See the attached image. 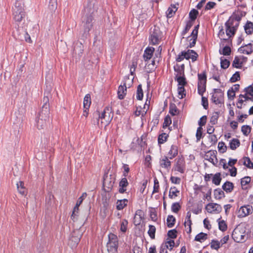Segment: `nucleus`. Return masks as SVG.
Here are the masks:
<instances>
[{"mask_svg":"<svg viewBox=\"0 0 253 253\" xmlns=\"http://www.w3.org/2000/svg\"><path fill=\"white\" fill-rule=\"evenodd\" d=\"M180 209V206L177 202L174 203L171 206V211L175 213H177Z\"/></svg>","mask_w":253,"mask_h":253,"instance_id":"338daca9","label":"nucleus"},{"mask_svg":"<svg viewBox=\"0 0 253 253\" xmlns=\"http://www.w3.org/2000/svg\"><path fill=\"white\" fill-rule=\"evenodd\" d=\"M118 248V239L117 236L113 233L108 235V242L107 248L108 253H117Z\"/></svg>","mask_w":253,"mask_h":253,"instance_id":"39448f33","label":"nucleus"},{"mask_svg":"<svg viewBox=\"0 0 253 253\" xmlns=\"http://www.w3.org/2000/svg\"><path fill=\"white\" fill-rule=\"evenodd\" d=\"M179 191L175 187H171L169 190V196L170 199H173L177 196V193H179Z\"/></svg>","mask_w":253,"mask_h":253,"instance_id":"ea45409f","label":"nucleus"},{"mask_svg":"<svg viewBox=\"0 0 253 253\" xmlns=\"http://www.w3.org/2000/svg\"><path fill=\"white\" fill-rule=\"evenodd\" d=\"M218 36L219 38H220V40L222 41L220 45L222 44V45H224V42L227 41L228 42H231V41H229L228 40V38L226 39L225 38V34L223 29L222 28L219 31Z\"/></svg>","mask_w":253,"mask_h":253,"instance_id":"473e14b6","label":"nucleus"},{"mask_svg":"<svg viewBox=\"0 0 253 253\" xmlns=\"http://www.w3.org/2000/svg\"><path fill=\"white\" fill-rule=\"evenodd\" d=\"M232 19H228L225 24L226 34L228 37V39L235 35L239 26V23H236L235 25H234L233 23H232Z\"/></svg>","mask_w":253,"mask_h":253,"instance_id":"6e6552de","label":"nucleus"},{"mask_svg":"<svg viewBox=\"0 0 253 253\" xmlns=\"http://www.w3.org/2000/svg\"><path fill=\"white\" fill-rule=\"evenodd\" d=\"M143 212L141 210H138L136 211L135 216L134 217V224L135 225H139L143 219Z\"/></svg>","mask_w":253,"mask_h":253,"instance_id":"a211bd4d","label":"nucleus"},{"mask_svg":"<svg viewBox=\"0 0 253 253\" xmlns=\"http://www.w3.org/2000/svg\"><path fill=\"white\" fill-rule=\"evenodd\" d=\"M17 188L20 194L21 195H24L25 193V188L24 187V184L23 181H20L16 184Z\"/></svg>","mask_w":253,"mask_h":253,"instance_id":"58836bf2","label":"nucleus"},{"mask_svg":"<svg viewBox=\"0 0 253 253\" xmlns=\"http://www.w3.org/2000/svg\"><path fill=\"white\" fill-rule=\"evenodd\" d=\"M169 157L164 156L160 159V166L161 168L169 170L171 168V162L169 160Z\"/></svg>","mask_w":253,"mask_h":253,"instance_id":"f8f14e48","label":"nucleus"},{"mask_svg":"<svg viewBox=\"0 0 253 253\" xmlns=\"http://www.w3.org/2000/svg\"><path fill=\"white\" fill-rule=\"evenodd\" d=\"M128 202V200L126 199L117 200L116 202V209L119 211L123 210L127 205Z\"/></svg>","mask_w":253,"mask_h":253,"instance_id":"4be33fe9","label":"nucleus"},{"mask_svg":"<svg viewBox=\"0 0 253 253\" xmlns=\"http://www.w3.org/2000/svg\"><path fill=\"white\" fill-rule=\"evenodd\" d=\"M239 216L245 217L252 212V207L250 205L241 207L239 210Z\"/></svg>","mask_w":253,"mask_h":253,"instance_id":"2eb2a0df","label":"nucleus"},{"mask_svg":"<svg viewBox=\"0 0 253 253\" xmlns=\"http://www.w3.org/2000/svg\"><path fill=\"white\" fill-rule=\"evenodd\" d=\"M216 5V3L213 1L208 2L205 7V10H209L213 8Z\"/></svg>","mask_w":253,"mask_h":253,"instance_id":"69168bd1","label":"nucleus"},{"mask_svg":"<svg viewBox=\"0 0 253 253\" xmlns=\"http://www.w3.org/2000/svg\"><path fill=\"white\" fill-rule=\"evenodd\" d=\"M49 94V93H47V95H44L42 101H43V104L42 105V110L45 109L46 108L47 109H49V105H48V104H47V103H48V101H49V97H48Z\"/></svg>","mask_w":253,"mask_h":253,"instance_id":"3c124183","label":"nucleus"},{"mask_svg":"<svg viewBox=\"0 0 253 253\" xmlns=\"http://www.w3.org/2000/svg\"><path fill=\"white\" fill-rule=\"evenodd\" d=\"M186 169L185 161L182 156L178 157L175 160V163L172 168V170L183 173Z\"/></svg>","mask_w":253,"mask_h":253,"instance_id":"423d86ee","label":"nucleus"},{"mask_svg":"<svg viewBox=\"0 0 253 253\" xmlns=\"http://www.w3.org/2000/svg\"><path fill=\"white\" fill-rule=\"evenodd\" d=\"M218 151L221 153H224L226 151L227 146L225 145L224 142L221 141L219 142L218 144Z\"/></svg>","mask_w":253,"mask_h":253,"instance_id":"4d7b16f0","label":"nucleus"},{"mask_svg":"<svg viewBox=\"0 0 253 253\" xmlns=\"http://www.w3.org/2000/svg\"><path fill=\"white\" fill-rule=\"evenodd\" d=\"M171 123V120L170 117L169 116H167L165 119L163 123V128H166L169 126Z\"/></svg>","mask_w":253,"mask_h":253,"instance_id":"680f3d73","label":"nucleus"},{"mask_svg":"<svg viewBox=\"0 0 253 253\" xmlns=\"http://www.w3.org/2000/svg\"><path fill=\"white\" fill-rule=\"evenodd\" d=\"M49 109L42 110L36 120L37 126L39 129L44 128L49 122Z\"/></svg>","mask_w":253,"mask_h":253,"instance_id":"f03ea898","label":"nucleus"},{"mask_svg":"<svg viewBox=\"0 0 253 253\" xmlns=\"http://www.w3.org/2000/svg\"><path fill=\"white\" fill-rule=\"evenodd\" d=\"M128 225V221L127 220L124 219L121 222V228L120 230L122 232H126L127 230V227Z\"/></svg>","mask_w":253,"mask_h":253,"instance_id":"13d9d810","label":"nucleus"},{"mask_svg":"<svg viewBox=\"0 0 253 253\" xmlns=\"http://www.w3.org/2000/svg\"><path fill=\"white\" fill-rule=\"evenodd\" d=\"M199 14V12L195 9H192L189 12V16L191 21H193L196 20L197 16Z\"/></svg>","mask_w":253,"mask_h":253,"instance_id":"c03bdc74","label":"nucleus"},{"mask_svg":"<svg viewBox=\"0 0 253 253\" xmlns=\"http://www.w3.org/2000/svg\"><path fill=\"white\" fill-rule=\"evenodd\" d=\"M243 164L249 169H253V163L251 161L250 159L248 157H244Z\"/></svg>","mask_w":253,"mask_h":253,"instance_id":"49530a36","label":"nucleus"},{"mask_svg":"<svg viewBox=\"0 0 253 253\" xmlns=\"http://www.w3.org/2000/svg\"><path fill=\"white\" fill-rule=\"evenodd\" d=\"M184 64H182L179 65L178 64H176L174 66V70L175 72L177 73V75L176 76H184Z\"/></svg>","mask_w":253,"mask_h":253,"instance_id":"393cba45","label":"nucleus"},{"mask_svg":"<svg viewBox=\"0 0 253 253\" xmlns=\"http://www.w3.org/2000/svg\"><path fill=\"white\" fill-rule=\"evenodd\" d=\"M155 48L153 47H147L144 50L143 55L144 60L147 62L151 59L153 55Z\"/></svg>","mask_w":253,"mask_h":253,"instance_id":"4468645a","label":"nucleus"},{"mask_svg":"<svg viewBox=\"0 0 253 253\" xmlns=\"http://www.w3.org/2000/svg\"><path fill=\"white\" fill-rule=\"evenodd\" d=\"M93 17L91 15L86 16L84 19V34H88L92 27Z\"/></svg>","mask_w":253,"mask_h":253,"instance_id":"1a4fd4ad","label":"nucleus"},{"mask_svg":"<svg viewBox=\"0 0 253 253\" xmlns=\"http://www.w3.org/2000/svg\"><path fill=\"white\" fill-rule=\"evenodd\" d=\"M219 116V112H214L212 113V116L210 118V123L211 124V125H214L217 124Z\"/></svg>","mask_w":253,"mask_h":253,"instance_id":"c9c22d12","label":"nucleus"},{"mask_svg":"<svg viewBox=\"0 0 253 253\" xmlns=\"http://www.w3.org/2000/svg\"><path fill=\"white\" fill-rule=\"evenodd\" d=\"M220 218L218 219L219 229L222 231H225L227 230V226L225 221L223 220L219 221Z\"/></svg>","mask_w":253,"mask_h":253,"instance_id":"8fccbe9b","label":"nucleus"},{"mask_svg":"<svg viewBox=\"0 0 253 253\" xmlns=\"http://www.w3.org/2000/svg\"><path fill=\"white\" fill-rule=\"evenodd\" d=\"M128 185V182L127 181L126 177H125L121 180L119 182V192L120 193H124L126 191V187Z\"/></svg>","mask_w":253,"mask_h":253,"instance_id":"f3484780","label":"nucleus"},{"mask_svg":"<svg viewBox=\"0 0 253 253\" xmlns=\"http://www.w3.org/2000/svg\"><path fill=\"white\" fill-rule=\"evenodd\" d=\"M185 56L186 59H191L192 62H195L197 60L198 55L194 50L188 49L186 51Z\"/></svg>","mask_w":253,"mask_h":253,"instance_id":"aec40b11","label":"nucleus"},{"mask_svg":"<svg viewBox=\"0 0 253 253\" xmlns=\"http://www.w3.org/2000/svg\"><path fill=\"white\" fill-rule=\"evenodd\" d=\"M252 128L248 125H244L242 126L241 131L245 136H248L251 131Z\"/></svg>","mask_w":253,"mask_h":253,"instance_id":"a18cd8bd","label":"nucleus"},{"mask_svg":"<svg viewBox=\"0 0 253 253\" xmlns=\"http://www.w3.org/2000/svg\"><path fill=\"white\" fill-rule=\"evenodd\" d=\"M243 16V14L241 12L240 14H236L232 17H230L229 19H232V23L234 24L235 21H237V23H239L241 21L242 17Z\"/></svg>","mask_w":253,"mask_h":253,"instance_id":"5fc2aeb1","label":"nucleus"},{"mask_svg":"<svg viewBox=\"0 0 253 253\" xmlns=\"http://www.w3.org/2000/svg\"><path fill=\"white\" fill-rule=\"evenodd\" d=\"M13 19L16 24H19L23 21L25 17V12L23 5L20 1H16L14 7H13Z\"/></svg>","mask_w":253,"mask_h":253,"instance_id":"f257e3e1","label":"nucleus"},{"mask_svg":"<svg viewBox=\"0 0 253 253\" xmlns=\"http://www.w3.org/2000/svg\"><path fill=\"white\" fill-rule=\"evenodd\" d=\"M178 7L175 4H171L169 7L168 9L166 14L168 18L172 17L175 12L177 11Z\"/></svg>","mask_w":253,"mask_h":253,"instance_id":"a878e982","label":"nucleus"},{"mask_svg":"<svg viewBox=\"0 0 253 253\" xmlns=\"http://www.w3.org/2000/svg\"><path fill=\"white\" fill-rule=\"evenodd\" d=\"M244 29L247 34L251 35L253 34V23L248 21L244 26Z\"/></svg>","mask_w":253,"mask_h":253,"instance_id":"bb28decb","label":"nucleus"},{"mask_svg":"<svg viewBox=\"0 0 253 253\" xmlns=\"http://www.w3.org/2000/svg\"><path fill=\"white\" fill-rule=\"evenodd\" d=\"M220 65L221 68L226 69L229 66L230 61L224 58L223 57H221L220 58Z\"/></svg>","mask_w":253,"mask_h":253,"instance_id":"79ce46f5","label":"nucleus"},{"mask_svg":"<svg viewBox=\"0 0 253 253\" xmlns=\"http://www.w3.org/2000/svg\"><path fill=\"white\" fill-rule=\"evenodd\" d=\"M206 83H207V82H206V81L198 82V93L202 96H203V93L206 91Z\"/></svg>","mask_w":253,"mask_h":253,"instance_id":"b1692460","label":"nucleus"},{"mask_svg":"<svg viewBox=\"0 0 253 253\" xmlns=\"http://www.w3.org/2000/svg\"><path fill=\"white\" fill-rule=\"evenodd\" d=\"M207 238V234L204 233L203 232H201L196 236L195 238V240L202 243L203 241H205Z\"/></svg>","mask_w":253,"mask_h":253,"instance_id":"7c9ffc66","label":"nucleus"},{"mask_svg":"<svg viewBox=\"0 0 253 253\" xmlns=\"http://www.w3.org/2000/svg\"><path fill=\"white\" fill-rule=\"evenodd\" d=\"M155 65V57H154V59L152 61L151 64H146L145 69L146 70L147 72H151L154 69V66Z\"/></svg>","mask_w":253,"mask_h":253,"instance_id":"bf43d9fd","label":"nucleus"},{"mask_svg":"<svg viewBox=\"0 0 253 253\" xmlns=\"http://www.w3.org/2000/svg\"><path fill=\"white\" fill-rule=\"evenodd\" d=\"M231 48L229 46H225L222 50H219V53L225 56L230 55L231 54Z\"/></svg>","mask_w":253,"mask_h":253,"instance_id":"09e8293b","label":"nucleus"},{"mask_svg":"<svg viewBox=\"0 0 253 253\" xmlns=\"http://www.w3.org/2000/svg\"><path fill=\"white\" fill-rule=\"evenodd\" d=\"M214 94L212 95L211 100L215 104H220V106L224 104V93L220 89L214 88Z\"/></svg>","mask_w":253,"mask_h":253,"instance_id":"0eeeda50","label":"nucleus"},{"mask_svg":"<svg viewBox=\"0 0 253 253\" xmlns=\"http://www.w3.org/2000/svg\"><path fill=\"white\" fill-rule=\"evenodd\" d=\"M74 51L76 54H78L79 56H81L84 51L83 45L81 43L79 45L75 46Z\"/></svg>","mask_w":253,"mask_h":253,"instance_id":"6e6d98bb","label":"nucleus"},{"mask_svg":"<svg viewBox=\"0 0 253 253\" xmlns=\"http://www.w3.org/2000/svg\"><path fill=\"white\" fill-rule=\"evenodd\" d=\"M206 210L209 213H212L214 211L220 212L222 210V207L219 204L210 203L206 206Z\"/></svg>","mask_w":253,"mask_h":253,"instance_id":"9b49d317","label":"nucleus"},{"mask_svg":"<svg viewBox=\"0 0 253 253\" xmlns=\"http://www.w3.org/2000/svg\"><path fill=\"white\" fill-rule=\"evenodd\" d=\"M96 114L98 116L97 122H98L100 120L101 123L103 124L105 126L109 124L113 117V113L109 107H105L101 114L99 112H97Z\"/></svg>","mask_w":253,"mask_h":253,"instance_id":"7ed1b4c3","label":"nucleus"},{"mask_svg":"<svg viewBox=\"0 0 253 253\" xmlns=\"http://www.w3.org/2000/svg\"><path fill=\"white\" fill-rule=\"evenodd\" d=\"M143 97V92L141 84H139L137 87L136 98L138 100H141Z\"/></svg>","mask_w":253,"mask_h":253,"instance_id":"37998d69","label":"nucleus"},{"mask_svg":"<svg viewBox=\"0 0 253 253\" xmlns=\"http://www.w3.org/2000/svg\"><path fill=\"white\" fill-rule=\"evenodd\" d=\"M239 50L240 52L250 54L253 52V45L252 43H250L241 46Z\"/></svg>","mask_w":253,"mask_h":253,"instance_id":"dca6fc26","label":"nucleus"},{"mask_svg":"<svg viewBox=\"0 0 253 253\" xmlns=\"http://www.w3.org/2000/svg\"><path fill=\"white\" fill-rule=\"evenodd\" d=\"M175 222V218L172 215H169L168 216L167 219V226L169 228L172 227Z\"/></svg>","mask_w":253,"mask_h":253,"instance_id":"72a5a7b5","label":"nucleus"},{"mask_svg":"<svg viewBox=\"0 0 253 253\" xmlns=\"http://www.w3.org/2000/svg\"><path fill=\"white\" fill-rule=\"evenodd\" d=\"M229 145L230 149L234 150L240 146V140L237 138H233L230 142Z\"/></svg>","mask_w":253,"mask_h":253,"instance_id":"c85d7f7f","label":"nucleus"},{"mask_svg":"<svg viewBox=\"0 0 253 253\" xmlns=\"http://www.w3.org/2000/svg\"><path fill=\"white\" fill-rule=\"evenodd\" d=\"M178 93L179 98L180 99L183 98L186 96V91L184 88V86H178Z\"/></svg>","mask_w":253,"mask_h":253,"instance_id":"603ef678","label":"nucleus"},{"mask_svg":"<svg viewBox=\"0 0 253 253\" xmlns=\"http://www.w3.org/2000/svg\"><path fill=\"white\" fill-rule=\"evenodd\" d=\"M234 184L232 182L227 181L222 186V189L227 193H231L234 189Z\"/></svg>","mask_w":253,"mask_h":253,"instance_id":"412c9836","label":"nucleus"},{"mask_svg":"<svg viewBox=\"0 0 253 253\" xmlns=\"http://www.w3.org/2000/svg\"><path fill=\"white\" fill-rule=\"evenodd\" d=\"M168 135L166 133H163L158 136V141L159 144H163L167 141Z\"/></svg>","mask_w":253,"mask_h":253,"instance_id":"de8ad7c7","label":"nucleus"},{"mask_svg":"<svg viewBox=\"0 0 253 253\" xmlns=\"http://www.w3.org/2000/svg\"><path fill=\"white\" fill-rule=\"evenodd\" d=\"M242 63L240 62L238 56H236L233 61L232 66L236 68H240L242 67Z\"/></svg>","mask_w":253,"mask_h":253,"instance_id":"864d4df0","label":"nucleus"},{"mask_svg":"<svg viewBox=\"0 0 253 253\" xmlns=\"http://www.w3.org/2000/svg\"><path fill=\"white\" fill-rule=\"evenodd\" d=\"M150 217L152 220L154 221H157L158 217H157V213L155 210L154 209H151L150 211Z\"/></svg>","mask_w":253,"mask_h":253,"instance_id":"0e129e2a","label":"nucleus"},{"mask_svg":"<svg viewBox=\"0 0 253 253\" xmlns=\"http://www.w3.org/2000/svg\"><path fill=\"white\" fill-rule=\"evenodd\" d=\"M233 240L237 243H241L244 241L245 235L238 229H235L232 234Z\"/></svg>","mask_w":253,"mask_h":253,"instance_id":"ddd939ff","label":"nucleus"},{"mask_svg":"<svg viewBox=\"0 0 253 253\" xmlns=\"http://www.w3.org/2000/svg\"><path fill=\"white\" fill-rule=\"evenodd\" d=\"M162 32L160 31V28L154 26L150 29L149 41L153 45L158 44L162 39Z\"/></svg>","mask_w":253,"mask_h":253,"instance_id":"20e7f679","label":"nucleus"},{"mask_svg":"<svg viewBox=\"0 0 253 253\" xmlns=\"http://www.w3.org/2000/svg\"><path fill=\"white\" fill-rule=\"evenodd\" d=\"M199 28V25H197V26H195L194 29L193 30L190 37L191 38L189 40V47L190 48L193 47L195 46L197 38H198V30ZM190 37H188V38H189Z\"/></svg>","mask_w":253,"mask_h":253,"instance_id":"9d476101","label":"nucleus"},{"mask_svg":"<svg viewBox=\"0 0 253 253\" xmlns=\"http://www.w3.org/2000/svg\"><path fill=\"white\" fill-rule=\"evenodd\" d=\"M91 104V98L90 95L89 94H87L84 97V109H88Z\"/></svg>","mask_w":253,"mask_h":253,"instance_id":"2f4dec72","label":"nucleus"},{"mask_svg":"<svg viewBox=\"0 0 253 253\" xmlns=\"http://www.w3.org/2000/svg\"><path fill=\"white\" fill-rule=\"evenodd\" d=\"M208 153L210 154V157L208 160L213 165H215L218 162L216 156V152L210 151Z\"/></svg>","mask_w":253,"mask_h":253,"instance_id":"cd10ccee","label":"nucleus"},{"mask_svg":"<svg viewBox=\"0 0 253 253\" xmlns=\"http://www.w3.org/2000/svg\"><path fill=\"white\" fill-rule=\"evenodd\" d=\"M126 92V83H124L123 85H120L119 86L118 90V97L120 99H123Z\"/></svg>","mask_w":253,"mask_h":253,"instance_id":"6ab92c4d","label":"nucleus"},{"mask_svg":"<svg viewBox=\"0 0 253 253\" xmlns=\"http://www.w3.org/2000/svg\"><path fill=\"white\" fill-rule=\"evenodd\" d=\"M221 174L219 172H217L213 175L212 182L215 185H219L221 181Z\"/></svg>","mask_w":253,"mask_h":253,"instance_id":"f704fd0d","label":"nucleus"},{"mask_svg":"<svg viewBox=\"0 0 253 253\" xmlns=\"http://www.w3.org/2000/svg\"><path fill=\"white\" fill-rule=\"evenodd\" d=\"M149 228L148 234L152 239H154L155 238L156 227L154 225H150Z\"/></svg>","mask_w":253,"mask_h":253,"instance_id":"a19ab883","label":"nucleus"},{"mask_svg":"<svg viewBox=\"0 0 253 253\" xmlns=\"http://www.w3.org/2000/svg\"><path fill=\"white\" fill-rule=\"evenodd\" d=\"M178 154V147L175 145H172L168 153L169 159H172Z\"/></svg>","mask_w":253,"mask_h":253,"instance_id":"5701e85b","label":"nucleus"},{"mask_svg":"<svg viewBox=\"0 0 253 253\" xmlns=\"http://www.w3.org/2000/svg\"><path fill=\"white\" fill-rule=\"evenodd\" d=\"M168 236L171 239H175L177 237V231L175 229L169 230L168 232Z\"/></svg>","mask_w":253,"mask_h":253,"instance_id":"774afa93","label":"nucleus"},{"mask_svg":"<svg viewBox=\"0 0 253 253\" xmlns=\"http://www.w3.org/2000/svg\"><path fill=\"white\" fill-rule=\"evenodd\" d=\"M175 80L178 82L179 86H185L187 84L184 75L176 76Z\"/></svg>","mask_w":253,"mask_h":253,"instance_id":"4c0bfd02","label":"nucleus"},{"mask_svg":"<svg viewBox=\"0 0 253 253\" xmlns=\"http://www.w3.org/2000/svg\"><path fill=\"white\" fill-rule=\"evenodd\" d=\"M214 196L216 199H221L225 197V194L220 188H217L214 191Z\"/></svg>","mask_w":253,"mask_h":253,"instance_id":"c756f323","label":"nucleus"},{"mask_svg":"<svg viewBox=\"0 0 253 253\" xmlns=\"http://www.w3.org/2000/svg\"><path fill=\"white\" fill-rule=\"evenodd\" d=\"M211 248L217 250L220 248V242L217 240H212L211 243Z\"/></svg>","mask_w":253,"mask_h":253,"instance_id":"052dcab7","label":"nucleus"},{"mask_svg":"<svg viewBox=\"0 0 253 253\" xmlns=\"http://www.w3.org/2000/svg\"><path fill=\"white\" fill-rule=\"evenodd\" d=\"M251 181V178L250 176H245L241 179V184L243 189H246L247 188L246 185L249 184Z\"/></svg>","mask_w":253,"mask_h":253,"instance_id":"e433bc0d","label":"nucleus"},{"mask_svg":"<svg viewBox=\"0 0 253 253\" xmlns=\"http://www.w3.org/2000/svg\"><path fill=\"white\" fill-rule=\"evenodd\" d=\"M240 76L239 72H236L235 74H234L231 78L230 79V81L231 83H234L236 81L240 80Z\"/></svg>","mask_w":253,"mask_h":253,"instance_id":"e2e57ef3","label":"nucleus"}]
</instances>
